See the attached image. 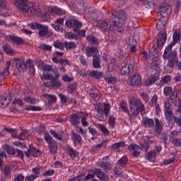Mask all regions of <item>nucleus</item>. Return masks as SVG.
<instances>
[{"label":"nucleus","instance_id":"obj_1","mask_svg":"<svg viewBox=\"0 0 181 181\" xmlns=\"http://www.w3.org/2000/svg\"><path fill=\"white\" fill-rule=\"evenodd\" d=\"M65 25L67 28H74V32L77 33L73 34V33H66L65 34V37L67 39H74L75 40H78V39H81V37H84V36H86V30H80V28L83 26V24L81 22L72 19L66 21Z\"/></svg>","mask_w":181,"mask_h":181},{"label":"nucleus","instance_id":"obj_2","mask_svg":"<svg viewBox=\"0 0 181 181\" xmlns=\"http://www.w3.org/2000/svg\"><path fill=\"white\" fill-rule=\"evenodd\" d=\"M98 26L105 32V35L110 33V32H112V33H121L122 32V27L117 25V21H110L107 20L99 23Z\"/></svg>","mask_w":181,"mask_h":181},{"label":"nucleus","instance_id":"obj_3","mask_svg":"<svg viewBox=\"0 0 181 181\" xmlns=\"http://www.w3.org/2000/svg\"><path fill=\"white\" fill-rule=\"evenodd\" d=\"M129 103L130 104V110H132V111L134 110L130 115L131 118H134V117H136L139 112L145 110V105H144L142 102H141V100L137 98H132Z\"/></svg>","mask_w":181,"mask_h":181},{"label":"nucleus","instance_id":"obj_4","mask_svg":"<svg viewBox=\"0 0 181 181\" xmlns=\"http://www.w3.org/2000/svg\"><path fill=\"white\" fill-rule=\"evenodd\" d=\"M95 110L98 112L99 121H105L108 117V114L111 110V106L109 103H100L95 106Z\"/></svg>","mask_w":181,"mask_h":181},{"label":"nucleus","instance_id":"obj_5","mask_svg":"<svg viewBox=\"0 0 181 181\" xmlns=\"http://www.w3.org/2000/svg\"><path fill=\"white\" fill-rule=\"evenodd\" d=\"M28 0H17L15 2L16 6L23 11V12H30L33 15H37V16H40V11L35 9V7H31L30 8L29 6H27Z\"/></svg>","mask_w":181,"mask_h":181},{"label":"nucleus","instance_id":"obj_6","mask_svg":"<svg viewBox=\"0 0 181 181\" xmlns=\"http://www.w3.org/2000/svg\"><path fill=\"white\" fill-rule=\"evenodd\" d=\"M30 27L33 30H36L37 29H38L40 30L39 35L41 37L52 36V35H53V33H52V32H49L47 25H41L37 23H34L30 25Z\"/></svg>","mask_w":181,"mask_h":181},{"label":"nucleus","instance_id":"obj_7","mask_svg":"<svg viewBox=\"0 0 181 181\" xmlns=\"http://www.w3.org/2000/svg\"><path fill=\"white\" fill-rule=\"evenodd\" d=\"M180 40V32L175 31L173 35V42L165 48L164 52V59H168L170 54L172 47Z\"/></svg>","mask_w":181,"mask_h":181},{"label":"nucleus","instance_id":"obj_8","mask_svg":"<svg viewBox=\"0 0 181 181\" xmlns=\"http://www.w3.org/2000/svg\"><path fill=\"white\" fill-rule=\"evenodd\" d=\"M38 68L43 69V74L41 76L42 80H50L53 78V75L50 73L53 71V66L51 65H45L43 63H40Z\"/></svg>","mask_w":181,"mask_h":181},{"label":"nucleus","instance_id":"obj_9","mask_svg":"<svg viewBox=\"0 0 181 181\" xmlns=\"http://www.w3.org/2000/svg\"><path fill=\"white\" fill-rule=\"evenodd\" d=\"M60 78V73L59 71L54 72V76H52V78H50L52 80V84L44 83L45 87H55L56 88H59V87H62V82L59 81Z\"/></svg>","mask_w":181,"mask_h":181},{"label":"nucleus","instance_id":"obj_10","mask_svg":"<svg viewBox=\"0 0 181 181\" xmlns=\"http://www.w3.org/2000/svg\"><path fill=\"white\" fill-rule=\"evenodd\" d=\"M112 15L115 18H117V22L119 23V25H124L125 22H127V19H128L127 13H125L124 11H120L119 12L115 11L112 12Z\"/></svg>","mask_w":181,"mask_h":181},{"label":"nucleus","instance_id":"obj_11","mask_svg":"<svg viewBox=\"0 0 181 181\" xmlns=\"http://www.w3.org/2000/svg\"><path fill=\"white\" fill-rule=\"evenodd\" d=\"M158 12L162 17L170 15L172 13V7L170 5L163 4L159 6Z\"/></svg>","mask_w":181,"mask_h":181},{"label":"nucleus","instance_id":"obj_12","mask_svg":"<svg viewBox=\"0 0 181 181\" xmlns=\"http://www.w3.org/2000/svg\"><path fill=\"white\" fill-rule=\"evenodd\" d=\"M129 81L132 86H139L142 83L141 75L139 74H135L129 78Z\"/></svg>","mask_w":181,"mask_h":181},{"label":"nucleus","instance_id":"obj_13","mask_svg":"<svg viewBox=\"0 0 181 181\" xmlns=\"http://www.w3.org/2000/svg\"><path fill=\"white\" fill-rule=\"evenodd\" d=\"M129 149H130V151H132V155L135 158L139 156V153L141 151H142V148L136 144H130L129 146Z\"/></svg>","mask_w":181,"mask_h":181},{"label":"nucleus","instance_id":"obj_14","mask_svg":"<svg viewBox=\"0 0 181 181\" xmlns=\"http://www.w3.org/2000/svg\"><path fill=\"white\" fill-rule=\"evenodd\" d=\"M49 13H51V15H59V16H62V15H64L66 13V11L62 10L57 7H50L48 8Z\"/></svg>","mask_w":181,"mask_h":181},{"label":"nucleus","instance_id":"obj_15","mask_svg":"<svg viewBox=\"0 0 181 181\" xmlns=\"http://www.w3.org/2000/svg\"><path fill=\"white\" fill-rule=\"evenodd\" d=\"M16 66L20 73H23L26 70V64H25V60L23 59H16Z\"/></svg>","mask_w":181,"mask_h":181},{"label":"nucleus","instance_id":"obj_16","mask_svg":"<svg viewBox=\"0 0 181 181\" xmlns=\"http://www.w3.org/2000/svg\"><path fill=\"white\" fill-rule=\"evenodd\" d=\"M164 115L168 122H171V124H173V122L176 117L173 115V111L172 110V109H170L168 110H164Z\"/></svg>","mask_w":181,"mask_h":181},{"label":"nucleus","instance_id":"obj_17","mask_svg":"<svg viewBox=\"0 0 181 181\" xmlns=\"http://www.w3.org/2000/svg\"><path fill=\"white\" fill-rule=\"evenodd\" d=\"M86 50L87 57H91V56L96 57L98 56V49L95 47H86Z\"/></svg>","mask_w":181,"mask_h":181},{"label":"nucleus","instance_id":"obj_18","mask_svg":"<svg viewBox=\"0 0 181 181\" xmlns=\"http://www.w3.org/2000/svg\"><path fill=\"white\" fill-rule=\"evenodd\" d=\"M166 33L163 32L162 33L158 38V42H157V46L158 47H163L165 46V42H166Z\"/></svg>","mask_w":181,"mask_h":181},{"label":"nucleus","instance_id":"obj_19","mask_svg":"<svg viewBox=\"0 0 181 181\" xmlns=\"http://www.w3.org/2000/svg\"><path fill=\"white\" fill-rule=\"evenodd\" d=\"M165 26H166V18L161 17L156 23V29L158 30H162L165 29Z\"/></svg>","mask_w":181,"mask_h":181},{"label":"nucleus","instance_id":"obj_20","mask_svg":"<svg viewBox=\"0 0 181 181\" xmlns=\"http://www.w3.org/2000/svg\"><path fill=\"white\" fill-rule=\"evenodd\" d=\"M134 69V66L132 64H127L124 66H122L121 69V74L122 76H127V74H129L131 73V71Z\"/></svg>","mask_w":181,"mask_h":181},{"label":"nucleus","instance_id":"obj_21","mask_svg":"<svg viewBox=\"0 0 181 181\" xmlns=\"http://www.w3.org/2000/svg\"><path fill=\"white\" fill-rule=\"evenodd\" d=\"M163 128V123L162 121L156 119V125H155V131L157 135L162 134V129Z\"/></svg>","mask_w":181,"mask_h":181},{"label":"nucleus","instance_id":"obj_22","mask_svg":"<svg viewBox=\"0 0 181 181\" xmlns=\"http://www.w3.org/2000/svg\"><path fill=\"white\" fill-rule=\"evenodd\" d=\"M142 124L146 128H152L155 125V122L152 119L144 117L142 121Z\"/></svg>","mask_w":181,"mask_h":181},{"label":"nucleus","instance_id":"obj_23","mask_svg":"<svg viewBox=\"0 0 181 181\" xmlns=\"http://www.w3.org/2000/svg\"><path fill=\"white\" fill-rule=\"evenodd\" d=\"M11 101H12V98H11V96L9 98L4 96L0 101V105L1 108H5V107H8V105L11 104Z\"/></svg>","mask_w":181,"mask_h":181},{"label":"nucleus","instance_id":"obj_24","mask_svg":"<svg viewBox=\"0 0 181 181\" xmlns=\"http://www.w3.org/2000/svg\"><path fill=\"white\" fill-rule=\"evenodd\" d=\"M80 115H81V112H79L76 115H73L71 117V123L72 125L77 126L78 124H80Z\"/></svg>","mask_w":181,"mask_h":181},{"label":"nucleus","instance_id":"obj_25","mask_svg":"<svg viewBox=\"0 0 181 181\" xmlns=\"http://www.w3.org/2000/svg\"><path fill=\"white\" fill-rule=\"evenodd\" d=\"M29 153L34 158H37V156H40V155H42V152L35 148L32 145L30 146Z\"/></svg>","mask_w":181,"mask_h":181},{"label":"nucleus","instance_id":"obj_26","mask_svg":"<svg viewBox=\"0 0 181 181\" xmlns=\"http://www.w3.org/2000/svg\"><path fill=\"white\" fill-rule=\"evenodd\" d=\"M81 119V124L83 127H88V122H87V117H88V114L86 112H81V115H79Z\"/></svg>","mask_w":181,"mask_h":181},{"label":"nucleus","instance_id":"obj_27","mask_svg":"<svg viewBox=\"0 0 181 181\" xmlns=\"http://www.w3.org/2000/svg\"><path fill=\"white\" fill-rule=\"evenodd\" d=\"M10 40L13 43H16V45H23V39L19 37H16L15 35H10Z\"/></svg>","mask_w":181,"mask_h":181},{"label":"nucleus","instance_id":"obj_28","mask_svg":"<svg viewBox=\"0 0 181 181\" xmlns=\"http://www.w3.org/2000/svg\"><path fill=\"white\" fill-rule=\"evenodd\" d=\"M95 173H96L97 177H98V179H100V180H108V176H107V175L104 174L101 171V170L95 169Z\"/></svg>","mask_w":181,"mask_h":181},{"label":"nucleus","instance_id":"obj_29","mask_svg":"<svg viewBox=\"0 0 181 181\" xmlns=\"http://www.w3.org/2000/svg\"><path fill=\"white\" fill-rule=\"evenodd\" d=\"M50 132L55 139H58L59 141H62V139H63V132L57 133L56 131L50 130Z\"/></svg>","mask_w":181,"mask_h":181},{"label":"nucleus","instance_id":"obj_30","mask_svg":"<svg viewBox=\"0 0 181 181\" xmlns=\"http://www.w3.org/2000/svg\"><path fill=\"white\" fill-rule=\"evenodd\" d=\"M98 165L100 168H103V169H105V170H110V169L112 168V165H111V163H104L103 161L100 162Z\"/></svg>","mask_w":181,"mask_h":181},{"label":"nucleus","instance_id":"obj_31","mask_svg":"<svg viewBox=\"0 0 181 181\" xmlns=\"http://www.w3.org/2000/svg\"><path fill=\"white\" fill-rule=\"evenodd\" d=\"M4 50L5 52V53H6V54H10L11 56H13V54H15V52L13 51V49H12V47H11V46L8 45H5L4 46H3Z\"/></svg>","mask_w":181,"mask_h":181},{"label":"nucleus","instance_id":"obj_32","mask_svg":"<svg viewBox=\"0 0 181 181\" xmlns=\"http://www.w3.org/2000/svg\"><path fill=\"white\" fill-rule=\"evenodd\" d=\"M156 153H158L156 151L149 152L147 156L148 160L150 162H155V160L156 159Z\"/></svg>","mask_w":181,"mask_h":181},{"label":"nucleus","instance_id":"obj_33","mask_svg":"<svg viewBox=\"0 0 181 181\" xmlns=\"http://www.w3.org/2000/svg\"><path fill=\"white\" fill-rule=\"evenodd\" d=\"M29 137V133L28 131L23 130L18 136V139H21V141H24V139H28Z\"/></svg>","mask_w":181,"mask_h":181},{"label":"nucleus","instance_id":"obj_34","mask_svg":"<svg viewBox=\"0 0 181 181\" xmlns=\"http://www.w3.org/2000/svg\"><path fill=\"white\" fill-rule=\"evenodd\" d=\"M93 64L94 69H100V55H98V56L93 57Z\"/></svg>","mask_w":181,"mask_h":181},{"label":"nucleus","instance_id":"obj_35","mask_svg":"<svg viewBox=\"0 0 181 181\" xmlns=\"http://www.w3.org/2000/svg\"><path fill=\"white\" fill-rule=\"evenodd\" d=\"M95 169H92L88 171L87 176L85 177V180H90V179H94L95 176Z\"/></svg>","mask_w":181,"mask_h":181},{"label":"nucleus","instance_id":"obj_36","mask_svg":"<svg viewBox=\"0 0 181 181\" xmlns=\"http://www.w3.org/2000/svg\"><path fill=\"white\" fill-rule=\"evenodd\" d=\"M149 53H150V57H151L152 59H155V57H158L159 56L158 49H156V48H155V47H153L150 49Z\"/></svg>","mask_w":181,"mask_h":181},{"label":"nucleus","instance_id":"obj_37","mask_svg":"<svg viewBox=\"0 0 181 181\" xmlns=\"http://www.w3.org/2000/svg\"><path fill=\"white\" fill-rule=\"evenodd\" d=\"M73 142L74 144H81V136L77 133H74L72 136Z\"/></svg>","mask_w":181,"mask_h":181},{"label":"nucleus","instance_id":"obj_38","mask_svg":"<svg viewBox=\"0 0 181 181\" xmlns=\"http://www.w3.org/2000/svg\"><path fill=\"white\" fill-rule=\"evenodd\" d=\"M125 142L124 141H119L117 143L114 144L112 146V149H121V148H124Z\"/></svg>","mask_w":181,"mask_h":181},{"label":"nucleus","instance_id":"obj_39","mask_svg":"<svg viewBox=\"0 0 181 181\" xmlns=\"http://www.w3.org/2000/svg\"><path fill=\"white\" fill-rule=\"evenodd\" d=\"M6 69L4 70L3 74L4 77H5V76H9V74H11V72L9 71V67H11V61H8L6 64Z\"/></svg>","mask_w":181,"mask_h":181},{"label":"nucleus","instance_id":"obj_40","mask_svg":"<svg viewBox=\"0 0 181 181\" xmlns=\"http://www.w3.org/2000/svg\"><path fill=\"white\" fill-rule=\"evenodd\" d=\"M54 46L57 49H59V50H64L65 42L57 40L54 43Z\"/></svg>","mask_w":181,"mask_h":181},{"label":"nucleus","instance_id":"obj_41","mask_svg":"<svg viewBox=\"0 0 181 181\" xmlns=\"http://www.w3.org/2000/svg\"><path fill=\"white\" fill-rule=\"evenodd\" d=\"M64 47H66V50H69L71 49H76V47H77V45L74 42H65Z\"/></svg>","mask_w":181,"mask_h":181},{"label":"nucleus","instance_id":"obj_42","mask_svg":"<svg viewBox=\"0 0 181 181\" xmlns=\"http://www.w3.org/2000/svg\"><path fill=\"white\" fill-rule=\"evenodd\" d=\"M90 76L95 78H103V73L98 71H91Z\"/></svg>","mask_w":181,"mask_h":181},{"label":"nucleus","instance_id":"obj_43","mask_svg":"<svg viewBox=\"0 0 181 181\" xmlns=\"http://www.w3.org/2000/svg\"><path fill=\"white\" fill-rule=\"evenodd\" d=\"M4 149H5V151H6L7 153H8V155H15V150L12 148H11V146H9V145L8 144H4L3 146Z\"/></svg>","mask_w":181,"mask_h":181},{"label":"nucleus","instance_id":"obj_44","mask_svg":"<svg viewBox=\"0 0 181 181\" xmlns=\"http://www.w3.org/2000/svg\"><path fill=\"white\" fill-rule=\"evenodd\" d=\"M115 62V59H113V62L108 65V71H114V70H117V69H118V65H116L115 62Z\"/></svg>","mask_w":181,"mask_h":181},{"label":"nucleus","instance_id":"obj_45","mask_svg":"<svg viewBox=\"0 0 181 181\" xmlns=\"http://www.w3.org/2000/svg\"><path fill=\"white\" fill-rule=\"evenodd\" d=\"M43 97L45 98H47L49 103H50V104H53V103H55L56 101V96L54 95H49V94H44Z\"/></svg>","mask_w":181,"mask_h":181},{"label":"nucleus","instance_id":"obj_46","mask_svg":"<svg viewBox=\"0 0 181 181\" xmlns=\"http://www.w3.org/2000/svg\"><path fill=\"white\" fill-rule=\"evenodd\" d=\"M177 56V54L176 52H173L172 51L170 52V54L167 58H165V54H163V59L164 60H166L167 59H171L173 62H176V57Z\"/></svg>","mask_w":181,"mask_h":181},{"label":"nucleus","instance_id":"obj_47","mask_svg":"<svg viewBox=\"0 0 181 181\" xmlns=\"http://www.w3.org/2000/svg\"><path fill=\"white\" fill-rule=\"evenodd\" d=\"M49 151L51 153H56L57 152V144L56 142L49 144Z\"/></svg>","mask_w":181,"mask_h":181},{"label":"nucleus","instance_id":"obj_48","mask_svg":"<svg viewBox=\"0 0 181 181\" xmlns=\"http://www.w3.org/2000/svg\"><path fill=\"white\" fill-rule=\"evenodd\" d=\"M158 96L156 95H154L152 98V99L150 101V105L151 107H155L156 105H158L159 104H158Z\"/></svg>","mask_w":181,"mask_h":181},{"label":"nucleus","instance_id":"obj_49","mask_svg":"<svg viewBox=\"0 0 181 181\" xmlns=\"http://www.w3.org/2000/svg\"><path fill=\"white\" fill-rule=\"evenodd\" d=\"M98 127L100 128V131L104 134V135H110V131L104 124H98Z\"/></svg>","mask_w":181,"mask_h":181},{"label":"nucleus","instance_id":"obj_50","mask_svg":"<svg viewBox=\"0 0 181 181\" xmlns=\"http://www.w3.org/2000/svg\"><path fill=\"white\" fill-rule=\"evenodd\" d=\"M44 138L46 141V142H47V144L49 145L50 144H53V142H54L53 141V138L52 137V136H50V134H44Z\"/></svg>","mask_w":181,"mask_h":181},{"label":"nucleus","instance_id":"obj_51","mask_svg":"<svg viewBox=\"0 0 181 181\" xmlns=\"http://www.w3.org/2000/svg\"><path fill=\"white\" fill-rule=\"evenodd\" d=\"M155 81H156V78L155 77H151L145 81L144 84L145 86H152Z\"/></svg>","mask_w":181,"mask_h":181},{"label":"nucleus","instance_id":"obj_52","mask_svg":"<svg viewBox=\"0 0 181 181\" xmlns=\"http://www.w3.org/2000/svg\"><path fill=\"white\" fill-rule=\"evenodd\" d=\"M170 82V76H165L160 81V84L163 86V84H168V83Z\"/></svg>","mask_w":181,"mask_h":181},{"label":"nucleus","instance_id":"obj_53","mask_svg":"<svg viewBox=\"0 0 181 181\" xmlns=\"http://www.w3.org/2000/svg\"><path fill=\"white\" fill-rule=\"evenodd\" d=\"M51 26H52V28H54V30H56V32H60L61 33H63V32H64V30H63V28H62V26H60V25H56V24H51Z\"/></svg>","mask_w":181,"mask_h":181},{"label":"nucleus","instance_id":"obj_54","mask_svg":"<svg viewBox=\"0 0 181 181\" xmlns=\"http://www.w3.org/2000/svg\"><path fill=\"white\" fill-rule=\"evenodd\" d=\"M8 132H10V134H11V136L13 138H18L19 136V135H18V132H16V130L13 129H11V128H7L6 129Z\"/></svg>","mask_w":181,"mask_h":181},{"label":"nucleus","instance_id":"obj_55","mask_svg":"<svg viewBox=\"0 0 181 181\" xmlns=\"http://www.w3.org/2000/svg\"><path fill=\"white\" fill-rule=\"evenodd\" d=\"M127 162H128V159L127 158V156H123L122 158H120L118 160V163L119 165H120V166H125Z\"/></svg>","mask_w":181,"mask_h":181},{"label":"nucleus","instance_id":"obj_56","mask_svg":"<svg viewBox=\"0 0 181 181\" xmlns=\"http://www.w3.org/2000/svg\"><path fill=\"white\" fill-rule=\"evenodd\" d=\"M109 127L110 128H114L115 127V118L112 116L109 117Z\"/></svg>","mask_w":181,"mask_h":181},{"label":"nucleus","instance_id":"obj_57","mask_svg":"<svg viewBox=\"0 0 181 181\" xmlns=\"http://www.w3.org/2000/svg\"><path fill=\"white\" fill-rule=\"evenodd\" d=\"M105 82L109 83L110 84H114V83H117V80L113 76H110V77H107L105 78Z\"/></svg>","mask_w":181,"mask_h":181},{"label":"nucleus","instance_id":"obj_58","mask_svg":"<svg viewBox=\"0 0 181 181\" xmlns=\"http://www.w3.org/2000/svg\"><path fill=\"white\" fill-rule=\"evenodd\" d=\"M163 93H164L165 95H166L168 97L170 94H172V87L167 86V87L164 88Z\"/></svg>","mask_w":181,"mask_h":181},{"label":"nucleus","instance_id":"obj_59","mask_svg":"<svg viewBox=\"0 0 181 181\" xmlns=\"http://www.w3.org/2000/svg\"><path fill=\"white\" fill-rule=\"evenodd\" d=\"M145 7L149 9L151 8H154L155 5L151 0H146L145 2Z\"/></svg>","mask_w":181,"mask_h":181},{"label":"nucleus","instance_id":"obj_60","mask_svg":"<svg viewBox=\"0 0 181 181\" xmlns=\"http://www.w3.org/2000/svg\"><path fill=\"white\" fill-rule=\"evenodd\" d=\"M119 110L122 112H127V111H128V107L127 106V103H121Z\"/></svg>","mask_w":181,"mask_h":181},{"label":"nucleus","instance_id":"obj_61","mask_svg":"<svg viewBox=\"0 0 181 181\" xmlns=\"http://www.w3.org/2000/svg\"><path fill=\"white\" fill-rule=\"evenodd\" d=\"M164 107H165L164 111H168L169 110H172V107L170 106V102H169V99H168L167 100L165 101Z\"/></svg>","mask_w":181,"mask_h":181},{"label":"nucleus","instance_id":"obj_62","mask_svg":"<svg viewBox=\"0 0 181 181\" xmlns=\"http://www.w3.org/2000/svg\"><path fill=\"white\" fill-rule=\"evenodd\" d=\"M87 39L92 45H94L98 42L97 38H95L94 36H88Z\"/></svg>","mask_w":181,"mask_h":181},{"label":"nucleus","instance_id":"obj_63","mask_svg":"<svg viewBox=\"0 0 181 181\" xmlns=\"http://www.w3.org/2000/svg\"><path fill=\"white\" fill-rule=\"evenodd\" d=\"M172 142L175 146H181V139H173Z\"/></svg>","mask_w":181,"mask_h":181},{"label":"nucleus","instance_id":"obj_64","mask_svg":"<svg viewBox=\"0 0 181 181\" xmlns=\"http://www.w3.org/2000/svg\"><path fill=\"white\" fill-rule=\"evenodd\" d=\"M25 180V177L21 174H18L16 176L14 181H23Z\"/></svg>","mask_w":181,"mask_h":181}]
</instances>
